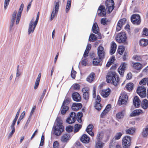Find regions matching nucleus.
Returning a JSON list of instances; mask_svg holds the SVG:
<instances>
[{
	"label": "nucleus",
	"mask_w": 148,
	"mask_h": 148,
	"mask_svg": "<svg viewBox=\"0 0 148 148\" xmlns=\"http://www.w3.org/2000/svg\"><path fill=\"white\" fill-rule=\"evenodd\" d=\"M46 92V90L45 89H44L43 91V93H42V95H41L40 98V99L39 100V103H41V101H42V99L44 97V96Z\"/></svg>",
	"instance_id": "5fc2aeb1"
},
{
	"label": "nucleus",
	"mask_w": 148,
	"mask_h": 148,
	"mask_svg": "<svg viewBox=\"0 0 148 148\" xmlns=\"http://www.w3.org/2000/svg\"><path fill=\"white\" fill-rule=\"evenodd\" d=\"M103 59L99 57H96L93 59L92 63L94 65H100L101 64V61Z\"/></svg>",
	"instance_id": "412c9836"
},
{
	"label": "nucleus",
	"mask_w": 148,
	"mask_h": 148,
	"mask_svg": "<svg viewBox=\"0 0 148 148\" xmlns=\"http://www.w3.org/2000/svg\"><path fill=\"white\" fill-rule=\"evenodd\" d=\"M127 65V64L125 62H123L119 68L118 71L120 74L123 76L125 71V68Z\"/></svg>",
	"instance_id": "a211bd4d"
},
{
	"label": "nucleus",
	"mask_w": 148,
	"mask_h": 148,
	"mask_svg": "<svg viewBox=\"0 0 148 148\" xmlns=\"http://www.w3.org/2000/svg\"><path fill=\"white\" fill-rule=\"evenodd\" d=\"M76 115V114L75 112H72L70 113L69 117L75 120Z\"/></svg>",
	"instance_id": "052dcab7"
},
{
	"label": "nucleus",
	"mask_w": 148,
	"mask_h": 148,
	"mask_svg": "<svg viewBox=\"0 0 148 148\" xmlns=\"http://www.w3.org/2000/svg\"><path fill=\"white\" fill-rule=\"evenodd\" d=\"M110 89L102 90L100 92L102 96L104 97H106L110 95Z\"/></svg>",
	"instance_id": "b1692460"
},
{
	"label": "nucleus",
	"mask_w": 148,
	"mask_h": 148,
	"mask_svg": "<svg viewBox=\"0 0 148 148\" xmlns=\"http://www.w3.org/2000/svg\"><path fill=\"white\" fill-rule=\"evenodd\" d=\"M16 121H13L12 124L10 127V129L11 130L15 131V125Z\"/></svg>",
	"instance_id": "3c124183"
},
{
	"label": "nucleus",
	"mask_w": 148,
	"mask_h": 148,
	"mask_svg": "<svg viewBox=\"0 0 148 148\" xmlns=\"http://www.w3.org/2000/svg\"><path fill=\"white\" fill-rule=\"evenodd\" d=\"M116 48V45L115 42L113 41L112 42L111 45V49L110 51L111 55H112L115 52Z\"/></svg>",
	"instance_id": "c85d7f7f"
},
{
	"label": "nucleus",
	"mask_w": 148,
	"mask_h": 148,
	"mask_svg": "<svg viewBox=\"0 0 148 148\" xmlns=\"http://www.w3.org/2000/svg\"><path fill=\"white\" fill-rule=\"evenodd\" d=\"M126 19L125 18L120 20L118 21L116 28V31L117 32L119 31L121 29L123 25L125 23Z\"/></svg>",
	"instance_id": "4468645a"
},
{
	"label": "nucleus",
	"mask_w": 148,
	"mask_h": 148,
	"mask_svg": "<svg viewBox=\"0 0 148 148\" xmlns=\"http://www.w3.org/2000/svg\"><path fill=\"white\" fill-rule=\"evenodd\" d=\"M92 30L93 32L94 33H98V31L99 30V29L97 23H95L93 24L92 27Z\"/></svg>",
	"instance_id": "c9c22d12"
},
{
	"label": "nucleus",
	"mask_w": 148,
	"mask_h": 148,
	"mask_svg": "<svg viewBox=\"0 0 148 148\" xmlns=\"http://www.w3.org/2000/svg\"><path fill=\"white\" fill-rule=\"evenodd\" d=\"M106 79L107 83H111L115 86L119 84V77L114 71H110L108 73Z\"/></svg>",
	"instance_id": "f257e3e1"
},
{
	"label": "nucleus",
	"mask_w": 148,
	"mask_h": 148,
	"mask_svg": "<svg viewBox=\"0 0 148 148\" xmlns=\"http://www.w3.org/2000/svg\"><path fill=\"white\" fill-rule=\"evenodd\" d=\"M124 111H123L117 113L116 116L117 118L120 119L123 117Z\"/></svg>",
	"instance_id": "37998d69"
},
{
	"label": "nucleus",
	"mask_w": 148,
	"mask_h": 148,
	"mask_svg": "<svg viewBox=\"0 0 148 148\" xmlns=\"http://www.w3.org/2000/svg\"><path fill=\"white\" fill-rule=\"evenodd\" d=\"M136 92L139 96L142 98L146 96V88L143 86H138Z\"/></svg>",
	"instance_id": "1a4fd4ad"
},
{
	"label": "nucleus",
	"mask_w": 148,
	"mask_h": 148,
	"mask_svg": "<svg viewBox=\"0 0 148 148\" xmlns=\"http://www.w3.org/2000/svg\"><path fill=\"white\" fill-rule=\"evenodd\" d=\"M130 136H125L122 139V145L123 148H129L131 144Z\"/></svg>",
	"instance_id": "423d86ee"
},
{
	"label": "nucleus",
	"mask_w": 148,
	"mask_h": 148,
	"mask_svg": "<svg viewBox=\"0 0 148 148\" xmlns=\"http://www.w3.org/2000/svg\"><path fill=\"white\" fill-rule=\"evenodd\" d=\"M147 83V77L144 78L140 81L139 84L140 85H145Z\"/></svg>",
	"instance_id": "49530a36"
},
{
	"label": "nucleus",
	"mask_w": 148,
	"mask_h": 148,
	"mask_svg": "<svg viewBox=\"0 0 148 148\" xmlns=\"http://www.w3.org/2000/svg\"><path fill=\"white\" fill-rule=\"evenodd\" d=\"M59 2H57L54 5L51 16L50 21L52 20L55 16L58 14L59 8Z\"/></svg>",
	"instance_id": "0eeeda50"
},
{
	"label": "nucleus",
	"mask_w": 148,
	"mask_h": 148,
	"mask_svg": "<svg viewBox=\"0 0 148 148\" xmlns=\"http://www.w3.org/2000/svg\"><path fill=\"white\" fill-rule=\"evenodd\" d=\"M73 129V127L71 125H69L67 126L66 128V131L68 133H70L72 132Z\"/></svg>",
	"instance_id": "09e8293b"
},
{
	"label": "nucleus",
	"mask_w": 148,
	"mask_h": 148,
	"mask_svg": "<svg viewBox=\"0 0 148 148\" xmlns=\"http://www.w3.org/2000/svg\"><path fill=\"white\" fill-rule=\"evenodd\" d=\"M66 121L67 123H68L71 124L74 123L75 122V120L74 119H73L72 118L69 117L67 119Z\"/></svg>",
	"instance_id": "8fccbe9b"
},
{
	"label": "nucleus",
	"mask_w": 148,
	"mask_h": 148,
	"mask_svg": "<svg viewBox=\"0 0 148 148\" xmlns=\"http://www.w3.org/2000/svg\"><path fill=\"white\" fill-rule=\"evenodd\" d=\"M114 3L113 0H106V9L108 13H110L114 7Z\"/></svg>",
	"instance_id": "20e7f679"
},
{
	"label": "nucleus",
	"mask_w": 148,
	"mask_h": 148,
	"mask_svg": "<svg viewBox=\"0 0 148 148\" xmlns=\"http://www.w3.org/2000/svg\"><path fill=\"white\" fill-rule=\"evenodd\" d=\"M74 127V133H76L78 132L82 128V125L78 124H76L75 125Z\"/></svg>",
	"instance_id": "ea45409f"
},
{
	"label": "nucleus",
	"mask_w": 148,
	"mask_h": 148,
	"mask_svg": "<svg viewBox=\"0 0 148 148\" xmlns=\"http://www.w3.org/2000/svg\"><path fill=\"white\" fill-rule=\"evenodd\" d=\"M143 113V110L141 109H136L134 110L132 113L130 114L131 116H135L140 115L141 113Z\"/></svg>",
	"instance_id": "5701e85b"
},
{
	"label": "nucleus",
	"mask_w": 148,
	"mask_h": 148,
	"mask_svg": "<svg viewBox=\"0 0 148 148\" xmlns=\"http://www.w3.org/2000/svg\"><path fill=\"white\" fill-rule=\"evenodd\" d=\"M24 7V4L22 3L20 5L19 9L18 12L17 16V18L16 21V24H17L19 23L21 15V13L23 10Z\"/></svg>",
	"instance_id": "2eb2a0df"
},
{
	"label": "nucleus",
	"mask_w": 148,
	"mask_h": 148,
	"mask_svg": "<svg viewBox=\"0 0 148 148\" xmlns=\"http://www.w3.org/2000/svg\"><path fill=\"white\" fill-rule=\"evenodd\" d=\"M135 129L134 128L132 127L126 130V132L127 134H132L135 132Z\"/></svg>",
	"instance_id": "c03bdc74"
},
{
	"label": "nucleus",
	"mask_w": 148,
	"mask_h": 148,
	"mask_svg": "<svg viewBox=\"0 0 148 148\" xmlns=\"http://www.w3.org/2000/svg\"><path fill=\"white\" fill-rule=\"evenodd\" d=\"M125 47L123 46H120L118 48L117 52L119 54L121 55L123 54L125 50Z\"/></svg>",
	"instance_id": "4c0bfd02"
},
{
	"label": "nucleus",
	"mask_w": 148,
	"mask_h": 148,
	"mask_svg": "<svg viewBox=\"0 0 148 148\" xmlns=\"http://www.w3.org/2000/svg\"><path fill=\"white\" fill-rule=\"evenodd\" d=\"M142 135L144 138L147 136H148V125L146 126L145 128L143 129L142 132Z\"/></svg>",
	"instance_id": "2f4dec72"
},
{
	"label": "nucleus",
	"mask_w": 148,
	"mask_h": 148,
	"mask_svg": "<svg viewBox=\"0 0 148 148\" xmlns=\"http://www.w3.org/2000/svg\"><path fill=\"white\" fill-rule=\"evenodd\" d=\"M72 97L74 101H79L81 100V97L79 93L75 92L72 94Z\"/></svg>",
	"instance_id": "aec40b11"
},
{
	"label": "nucleus",
	"mask_w": 148,
	"mask_h": 148,
	"mask_svg": "<svg viewBox=\"0 0 148 148\" xmlns=\"http://www.w3.org/2000/svg\"><path fill=\"white\" fill-rule=\"evenodd\" d=\"M97 54L98 57L100 58H104L105 56V53L103 47L101 46H99L97 48Z\"/></svg>",
	"instance_id": "9b49d317"
},
{
	"label": "nucleus",
	"mask_w": 148,
	"mask_h": 148,
	"mask_svg": "<svg viewBox=\"0 0 148 148\" xmlns=\"http://www.w3.org/2000/svg\"><path fill=\"white\" fill-rule=\"evenodd\" d=\"M10 0H5L4 3V9L5 10L7 9L8 5Z\"/></svg>",
	"instance_id": "864d4df0"
},
{
	"label": "nucleus",
	"mask_w": 148,
	"mask_h": 148,
	"mask_svg": "<svg viewBox=\"0 0 148 148\" xmlns=\"http://www.w3.org/2000/svg\"><path fill=\"white\" fill-rule=\"evenodd\" d=\"M16 10H14V11L12 16V18L11 20V23L10 25V27L11 28H12V27H13L14 23L15 22L16 18Z\"/></svg>",
	"instance_id": "bb28decb"
},
{
	"label": "nucleus",
	"mask_w": 148,
	"mask_h": 148,
	"mask_svg": "<svg viewBox=\"0 0 148 148\" xmlns=\"http://www.w3.org/2000/svg\"><path fill=\"white\" fill-rule=\"evenodd\" d=\"M39 18V16L38 15H37L36 20L34 23H33V21L34 20V18H33L31 21L29 25L28 31V34H30L31 33L34 32L38 23Z\"/></svg>",
	"instance_id": "7ed1b4c3"
},
{
	"label": "nucleus",
	"mask_w": 148,
	"mask_h": 148,
	"mask_svg": "<svg viewBox=\"0 0 148 148\" xmlns=\"http://www.w3.org/2000/svg\"><path fill=\"white\" fill-rule=\"evenodd\" d=\"M99 11H100V12L98 13V15L99 16L101 17L106 16V12L104 6L103 5L100 6L98 10V11L99 12Z\"/></svg>",
	"instance_id": "f8f14e48"
},
{
	"label": "nucleus",
	"mask_w": 148,
	"mask_h": 148,
	"mask_svg": "<svg viewBox=\"0 0 148 148\" xmlns=\"http://www.w3.org/2000/svg\"><path fill=\"white\" fill-rule=\"evenodd\" d=\"M132 66L134 69L137 70H140L142 66L141 64L138 62H132Z\"/></svg>",
	"instance_id": "a878e982"
},
{
	"label": "nucleus",
	"mask_w": 148,
	"mask_h": 148,
	"mask_svg": "<svg viewBox=\"0 0 148 148\" xmlns=\"http://www.w3.org/2000/svg\"><path fill=\"white\" fill-rule=\"evenodd\" d=\"M141 106L145 110L148 108V101L146 99H144L142 101Z\"/></svg>",
	"instance_id": "7c9ffc66"
},
{
	"label": "nucleus",
	"mask_w": 148,
	"mask_h": 148,
	"mask_svg": "<svg viewBox=\"0 0 148 148\" xmlns=\"http://www.w3.org/2000/svg\"><path fill=\"white\" fill-rule=\"evenodd\" d=\"M89 89L87 87H84L82 89V91L83 92V97L85 100H88L89 99V94L88 92Z\"/></svg>",
	"instance_id": "ddd939ff"
},
{
	"label": "nucleus",
	"mask_w": 148,
	"mask_h": 148,
	"mask_svg": "<svg viewBox=\"0 0 148 148\" xmlns=\"http://www.w3.org/2000/svg\"><path fill=\"white\" fill-rule=\"evenodd\" d=\"M143 34L146 36H148V29L147 28L144 29L143 31Z\"/></svg>",
	"instance_id": "774afa93"
},
{
	"label": "nucleus",
	"mask_w": 148,
	"mask_h": 148,
	"mask_svg": "<svg viewBox=\"0 0 148 148\" xmlns=\"http://www.w3.org/2000/svg\"><path fill=\"white\" fill-rule=\"evenodd\" d=\"M69 103L70 101L69 100V99H66L64 100L62 105L67 106L69 104Z\"/></svg>",
	"instance_id": "e2e57ef3"
},
{
	"label": "nucleus",
	"mask_w": 148,
	"mask_h": 148,
	"mask_svg": "<svg viewBox=\"0 0 148 148\" xmlns=\"http://www.w3.org/2000/svg\"><path fill=\"white\" fill-rule=\"evenodd\" d=\"M56 122H55L53 126V133L56 136H59L64 131V127L62 125V122L60 118L57 117L56 119Z\"/></svg>",
	"instance_id": "f03ea898"
},
{
	"label": "nucleus",
	"mask_w": 148,
	"mask_h": 148,
	"mask_svg": "<svg viewBox=\"0 0 148 148\" xmlns=\"http://www.w3.org/2000/svg\"><path fill=\"white\" fill-rule=\"evenodd\" d=\"M21 108H20L18 110L17 112L16 113V115L15 116V117L14 119V120L13 121H16L17 119L18 118V116L19 114L20 113V112L21 110Z\"/></svg>",
	"instance_id": "13d9d810"
},
{
	"label": "nucleus",
	"mask_w": 148,
	"mask_h": 148,
	"mask_svg": "<svg viewBox=\"0 0 148 148\" xmlns=\"http://www.w3.org/2000/svg\"><path fill=\"white\" fill-rule=\"evenodd\" d=\"M41 77V73H39L38 75L37 78L36 79V81L35 82L34 88L35 89H36L38 88L40 80Z\"/></svg>",
	"instance_id": "72a5a7b5"
},
{
	"label": "nucleus",
	"mask_w": 148,
	"mask_h": 148,
	"mask_svg": "<svg viewBox=\"0 0 148 148\" xmlns=\"http://www.w3.org/2000/svg\"><path fill=\"white\" fill-rule=\"evenodd\" d=\"M133 103L134 105L136 108H138L140 106L141 101L138 97L137 96H135L134 97Z\"/></svg>",
	"instance_id": "f3484780"
},
{
	"label": "nucleus",
	"mask_w": 148,
	"mask_h": 148,
	"mask_svg": "<svg viewBox=\"0 0 148 148\" xmlns=\"http://www.w3.org/2000/svg\"><path fill=\"white\" fill-rule=\"evenodd\" d=\"M97 39V37L96 36L93 34H91L90 35L89 40L90 41L94 42Z\"/></svg>",
	"instance_id": "79ce46f5"
},
{
	"label": "nucleus",
	"mask_w": 148,
	"mask_h": 148,
	"mask_svg": "<svg viewBox=\"0 0 148 148\" xmlns=\"http://www.w3.org/2000/svg\"><path fill=\"white\" fill-rule=\"evenodd\" d=\"M45 140L44 136L43 135H42L41 136V140L40 142V146H42L44 143V141Z\"/></svg>",
	"instance_id": "680f3d73"
},
{
	"label": "nucleus",
	"mask_w": 148,
	"mask_h": 148,
	"mask_svg": "<svg viewBox=\"0 0 148 148\" xmlns=\"http://www.w3.org/2000/svg\"><path fill=\"white\" fill-rule=\"evenodd\" d=\"M104 143L101 141H96L95 147L96 148H102L104 146Z\"/></svg>",
	"instance_id": "a19ab883"
},
{
	"label": "nucleus",
	"mask_w": 148,
	"mask_h": 148,
	"mask_svg": "<svg viewBox=\"0 0 148 148\" xmlns=\"http://www.w3.org/2000/svg\"><path fill=\"white\" fill-rule=\"evenodd\" d=\"M71 0H68L66 5L65 11L66 13H68L70 10L71 5Z\"/></svg>",
	"instance_id": "58836bf2"
},
{
	"label": "nucleus",
	"mask_w": 148,
	"mask_h": 148,
	"mask_svg": "<svg viewBox=\"0 0 148 148\" xmlns=\"http://www.w3.org/2000/svg\"><path fill=\"white\" fill-rule=\"evenodd\" d=\"M111 107V106L110 104H108L106 106L104 110L101 114V117L102 118H103V116L106 115L109 111Z\"/></svg>",
	"instance_id": "6ab92c4d"
},
{
	"label": "nucleus",
	"mask_w": 148,
	"mask_h": 148,
	"mask_svg": "<svg viewBox=\"0 0 148 148\" xmlns=\"http://www.w3.org/2000/svg\"><path fill=\"white\" fill-rule=\"evenodd\" d=\"M95 108L98 110H100L101 108V104L97 101H96V104L94 106Z\"/></svg>",
	"instance_id": "de8ad7c7"
},
{
	"label": "nucleus",
	"mask_w": 148,
	"mask_h": 148,
	"mask_svg": "<svg viewBox=\"0 0 148 148\" xmlns=\"http://www.w3.org/2000/svg\"><path fill=\"white\" fill-rule=\"evenodd\" d=\"M81 141L83 143H87L90 140V138L86 134H83L80 139Z\"/></svg>",
	"instance_id": "cd10ccee"
},
{
	"label": "nucleus",
	"mask_w": 148,
	"mask_h": 148,
	"mask_svg": "<svg viewBox=\"0 0 148 148\" xmlns=\"http://www.w3.org/2000/svg\"><path fill=\"white\" fill-rule=\"evenodd\" d=\"M76 74V72L73 69V67H72V70L71 72V77L73 79H75Z\"/></svg>",
	"instance_id": "603ef678"
},
{
	"label": "nucleus",
	"mask_w": 148,
	"mask_h": 148,
	"mask_svg": "<svg viewBox=\"0 0 148 148\" xmlns=\"http://www.w3.org/2000/svg\"><path fill=\"white\" fill-rule=\"evenodd\" d=\"M134 84L132 83H129L126 85V88L129 91L132 90L134 88Z\"/></svg>",
	"instance_id": "e433bc0d"
},
{
	"label": "nucleus",
	"mask_w": 148,
	"mask_h": 148,
	"mask_svg": "<svg viewBox=\"0 0 148 148\" xmlns=\"http://www.w3.org/2000/svg\"><path fill=\"white\" fill-rule=\"evenodd\" d=\"M143 56L138 55H134L133 57V59L136 61H140L142 60V58Z\"/></svg>",
	"instance_id": "a18cd8bd"
},
{
	"label": "nucleus",
	"mask_w": 148,
	"mask_h": 148,
	"mask_svg": "<svg viewBox=\"0 0 148 148\" xmlns=\"http://www.w3.org/2000/svg\"><path fill=\"white\" fill-rule=\"evenodd\" d=\"M122 134L121 132H118L116 133L114 137L115 139L116 140L119 139L122 136Z\"/></svg>",
	"instance_id": "6e6d98bb"
},
{
	"label": "nucleus",
	"mask_w": 148,
	"mask_h": 148,
	"mask_svg": "<svg viewBox=\"0 0 148 148\" xmlns=\"http://www.w3.org/2000/svg\"><path fill=\"white\" fill-rule=\"evenodd\" d=\"M71 138L70 134L68 133L64 134L61 137V140L63 143L67 142Z\"/></svg>",
	"instance_id": "dca6fc26"
},
{
	"label": "nucleus",
	"mask_w": 148,
	"mask_h": 148,
	"mask_svg": "<svg viewBox=\"0 0 148 148\" xmlns=\"http://www.w3.org/2000/svg\"><path fill=\"white\" fill-rule=\"evenodd\" d=\"M69 109L68 106L62 105L60 108L61 114L63 115Z\"/></svg>",
	"instance_id": "473e14b6"
},
{
	"label": "nucleus",
	"mask_w": 148,
	"mask_h": 148,
	"mask_svg": "<svg viewBox=\"0 0 148 148\" xmlns=\"http://www.w3.org/2000/svg\"><path fill=\"white\" fill-rule=\"evenodd\" d=\"M93 128V126L92 124H89L87 127L86 129V132H89L90 131H92Z\"/></svg>",
	"instance_id": "4d7b16f0"
},
{
	"label": "nucleus",
	"mask_w": 148,
	"mask_h": 148,
	"mask_svg": "<svg viewBox=\"0 0 148 148\" xmlns=\"http://www.w3.org/2000/svg\"><path fill=\"white\" fill-rule=\"evenodd\" d=\"M127 39V37L125 33L124 32H121L117 35L116 40L119 43H124Z\"/></svg>",
	"instance_id": "39448f33"
},
{
	"label": "nucleus",
	"mask_w": 148,
	"mask_h": 148,
	"mask_svg": "<svg viewBox=\"0 0 148 148\" xmlns=\"http://www.w3.org/2000/svg\"><path fill=\"white\" fill-rule=\"evenodd\" d=\"M59 144L57 141L54 142L53 143V148H59Z\"/></svg>",
	"instance_id": "69168bd1"
},
{
	"label": "nucleus",
	"mask_w": 148,
	"mask_h": 148,
	"mask_svg": "<svg viewBox=\"0 0 148 148\" xmlns=\"http://www.w3.org/2000/svg\"><path fill=\"white\" fill-rule=\"evenodd\" d=\"M107 20L106 18H102L101 20V23L104 25H106L107 24Z\"/></svg>",
	"instance_id": "bf43d9fd"
},
{
	"label": "nucleus",
	"mask_w": 148,
	"mask_h": 148,
	"mask_svg": "<svg viewBox=\"0 0 148 148\" xmlns=\"http://www.w3.org/2000/svg\"><path fill=\"white\" fill-rule=\"evenodd\" d=\"M131 20L132 23L136 25H139L141 22L140 15L135 14L132 15L131 18Z\"/></svg>",
	"instance_id": "6e6552de"
},
{
	"label": "nucleus",
	"mask_w": 148,
	"mask_h": 148,
	"mask_svg": "<svg viewBox=\"0 0 148 148\" xmlns=\"http://www.w3.org/2000/svg\"><path fill=\"white\" fill-rule=\"evenodd\" d=\"M148 44V40L147 39H142L139 42L140 45L142 46L145 47L147 46Z\"/></svg>",
	"instance_id": "f704fd0d"
},
{
	"label": "nucleus",
	"mask_w": 148,
	"mask_h": 148,
	"mask_svg": "<svg viewBox=\"0 0 148 148\" xmlns=\"http://www.w3.org/2000/svg\"><path fill=\"white\" fill-rule=\"evenodd\" d=\"M104 136V133L102 131H99L97 133L96 137L97 141H101Z\"/></svg>",
	"instance_id": "c756f323"
},
{
	"label": "nucleus",
	"mask_w": 148,
	"mask_h": 148,
	"mask_svg": "<svg viewBox=\"0 0 148 148\" xmlns=\"http://www.w3.org/2000/svg\"><path fill=\"white\" fill-rule=\"evenodd\" d=\"M128 99V96L125 93H122L120 96L118 103L119 105L125 104Z\"/></svg>",
	"instance_id": "9d476101"
},
{
	"label": "nucleus",
	"mask_w": 148,
	"mask_h": 148,
	"mask_svg": "<svg viewBox=\"0 0 148 148\" xmlns=\"http://www.w3.org/2000/svg\"><path fill=\"white\" fill-rule=\"evenodd\" d=\"M73 87L75 90H79L80 89V86L79 84L76 83L73 85Z\"/></svg>",
	"instance_id": "0e129e2a"
},
{
	"label": "nucleus",
	"mask_w": 148,
	"mask_h": 148,
	"mask_svg": "<svg viewBox=\"0 0 148 148\" xmlns=\"http://www.w3.org/2000/svg\"><path fill=\"white\" fill-rule=\"evenodd\" d=\"M95 75L93 72H92L86 78V80L89 83H91L95 79Z\"/></svg>",
	"instance_id": "393cba45"
},
{
	"label": "nucleus",
	"mask_w": 148,
	"mask_h": 148,
	"mask_svg": "<svg viewBox=\"0 0 148 148\" xmlns=\"http://www.w3.org/2000/svg\"><path fill=\"white\" fill-rule=\"evenodd\" d=\"M19 65H18L16 70V76L17 77L19 76L21 74V72L19 69Z\"/></svg>",
	"instance_id": "338daca9"
},
{
	"label": "nucleus",
	"mask_w": 148,
	"mask_h": 148,
	"mask_svg": "<svg viewBox=\"0 0 148 148\" xmlns=\"http://www.w3.org/2000/svg\"><path fill=\"white\" fill-rule=\"evenodd\" d=\"M82 104L81 103H74L72 106V109L74 110H77L82 107Z\"/></svg>",
	"instance_id": "4be33fe9"
}]
</instances>
